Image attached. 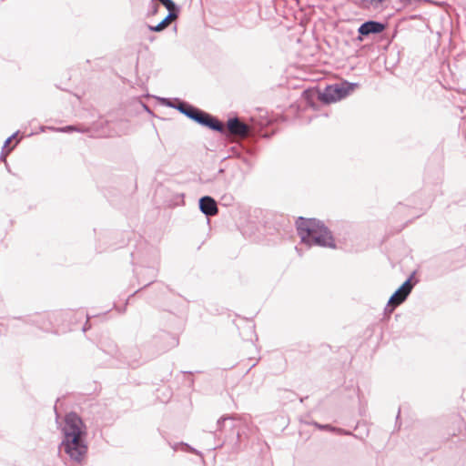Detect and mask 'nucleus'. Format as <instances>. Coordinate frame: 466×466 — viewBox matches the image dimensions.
Instances as JSON below:
<instances>
[{"mask_svg":"<svg viewBox=\"0 0 466 466\" xmlns=\"http://www.w3.org/2000/svg\"><path fill=\"white\" fill-rule=\"evenodd\" d=\"M63 435L59 450L63 451L71 461L81 463L87 453L85 438L86 427L82 419L75 412L66 415L61 428Z\"/></svg>","mask_w":466,"mask_h":466,"instance_id":"1","label":"nucleus"},{"mask_svg":"<svg viewBox=\"0 0 466 466\" xmlns=\"http://www.w3.org/2000/svg\"><path fill=\"white\" fill-rule=\"evenodd\" d=\"M298 234L301 241L310 246L335 248V243L330 231L324 224L315 218L306 219L299 218L297 222Z\"/></svg>","mask_w":466,"mask_h":466,"instance_id":"2","label":"nucleus"},{"mask_svg":"<svg viewBox=\"0 0 466 466\" xmlns=\"http://www.w3.org/2000/svg\"><path fill=\"white\" fill-rule=\"evenodd\" d=\"M184 115L187 116L188 118L194 120L198 124L202 125L204 127H208L212 130L220 132L222 134L226 132V128L220 121L211 116L209 114L197 107H194L189 104L186 108Z\"/></svg>","mask_w":466,"mask_h":466,"instance_id":"3","label":"nucleus"},{"mask_svg":"<svg viewBox=\"0 0 466 466\" xmlns=\"http://www.w3.org/2000/svg\"><path fill=\"white\" fill-rule=\"evenodd\" d=\"M357 86V83L347 81L328 86L321 94V99L326 103L337 102L352 93Z\"/></svg>","mask_w":466,"mask_h":466,"instance_id":"4","label":"nucleus"},{"mask_svg":"<svg viewBox=\"0 0 466 466\" xmlns=\"http://www.w3.org/2000/svg\"><path fill=\"white\" fill-rule=\"evenodd\" d=\"M412 289L410 283V278L408 279L390 298L387 308H390V311H392L397 306L401 304Z\"/></svg>","mask_w":466,"mask_h":466,"instance_id":"5","label":"nucleus"},{"mask_svg":"<svg viewBox=\"0 0 466 466\" xmlns=\"http://www.w3.org/2000/svg\"><path fill=\"white\" fill-rule=\"evenodd\" d=\"M228 132L236 137H246L249 135V127L241 122L238 117L229 118L227 123Z\"/></svg>","mask_w":466,"mask_h":466,"instance_id":"6","label":"nucleus"},{"mask_svg":"<svg viewBox=\"0 0 466 466\" xmlns=\"http://www.w3.org/2000/svg\"><path fill=\"white\" fill-rule=\"evenodd\" d=\"M199 208L208 217L215 216L218 212L217 202L208 196L202 197L199 199Z\"/></svg>","mask_w":466,"mask_h":466,"instance_id":"7","label":"nucleus"},{"mask_svg":"<svg viewBox=\"0 0 466 466\" xmlns=\"http://www.w3.org/2000/svg\"><path fill=\"white\" fill-rule=\"evenodd\" d=\"M385 28V25L378 21H367L360 25L358 32L362 35H368L370 34L381 33Z\"/></svg>","mask_w":466,"mask_h":466,"instance_id":"8","label":"nucleus"},{"mask_svg":"<svg viewBox=\"0 0 466 466\" xmlns=\"http://www.w3.org/2000/svg\"><path fill=\"white\" fill-rule=\"evenodd\" d=\"M234 420L235 419L232 416H222L217 422V431H215V435H217L218 431L222 433L228 429L229 431H234L236 427Z\"/></svg>","mask_w":466,"mask_h":466,"instance_id":"9","label":"nucleus"},{"mask_svg":"<svg viewBox=\"0 0 466 466\" xmlns=\"http://www.w3.org/2000/svg\"><path fill=\"white\" fill-rule=\"evenodd\" d=\"M177 17V13H168V15L160 23H158L155 26L149 25L148 29L152 32H160L168 25L170 21L176 19Z\"/></svg>","mask_w":466,"mask_h":466,"instance_id":"10","label":"nucleus"},{"mask_svg":"<svg viewBox=\"0 0 466 466\" xmlns=\"http://www.w3.org/2000/svg\"><path fill=\"white\" fill-rule=\"evenodd\" d=\"M158 1L161 2L166 6V8L168 10V13H177L178 14L177 8L172 0H158Z\"/></svg>","mask_w":466,"mask_h":466,"instance_id":"11","label":"nucleus"},{"mask_svg":"<svg viewBox=\"0 0 466 466\" xmlns=\"http://www.w3.org/2000/svg\"><path fill=\"white\" fill-rule=\"evenodd\" d=\"M170 106L174 107V108H177L179 112H181L182 114L185 113V110L186 108L187 107L188 104L187 103H185V102H179L177 106L176 105H169Z\"/></svg>","mask_w":466,"mask_h":466,"instance_id":"12","label":"nucleus"},{"mask_svg":"<svg viewBox=\"0 0 466 466\" xmlns=\"http://www.w3.org/2000/svg\"><path fill=\"white\" fill-rule=\"evenodd\" d=\"M387 0H370V5H372V7L374 8H379L382 5V4L384 2H386Z\"/></svg>","mask_w":466,"mask_h":466,"instance_id":"13","label":"nucleus"},{"mask_svg":"<svg viewBox=\"0 0 466 466\" xmlns=\"http://www.w3.org/2000/svg\"><path fill=\"white\" fill-rule=\"evenodd\" d=\"M57 130L60 132H71L77 129L74 126H66L65 127L58 128Z\"/></svg>","mask_w":466,"mask_h":466,"instance_id":"14","label":"nucleus"},{"mask_svg":"<svg viewBox=\"0 0 466 466\" xmlns=\"http://www.w3.org/2000/svg\"><path fill=\"white\" fill-rule=\"evenodd\" d=\"M16 136V133L13 134L11 137H9L8 138H6V140L5 141V144H4V147H3V150L9 145V143L11 142V140Z\"/></svg>","mask_w":466,"mask_h":466,"instance_id":"15","label":"nucleus"},{"mask_svg":"<svg viewBox=\"0 0 466 466\" xmlns=\"http://www.w3.org/2000/svg\"><path fill=\"white\" fill-rule=\"evenodd\" d=\"M319 429H325V430H328V429H330V430H333L329 425H317Z\"/></svg>","mask_w":466,"mask_h":466,"instance_id":"16","label":"nucleus"},{"mask_svg":"<svg viewBox=\"0 0 466 466\" xmlns=\"http://www.w3.org/2000/svg\"><path fill=\"white\" fill-rule=\"evenodd\" d=\"M363 2H365L366 0H362Z\"/></svg>","mask_w":466,"mask_h":466,"instance_id":"17","label":"nucleus"}]
</instances>
